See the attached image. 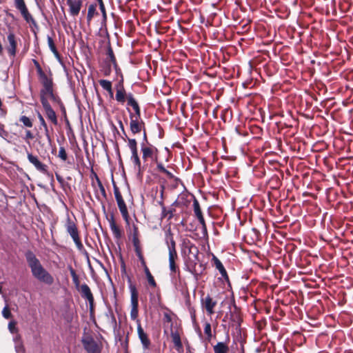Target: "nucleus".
<instances>
[{"label": "nucleus", "instance_id": "34", "mask_svg": "<svg viewBox=\"0 0 353 353\" xmlns=\"http://www.w3.org/2000/svg\"><path fill=\"white\" fill-rule=\"evenodd\" d=\"M204 333L206 335V339L208 341H210V340L212 338V333L211 324L209 322H205L204 323Z\"/></svg>", "mask_w": 353, "mask_h": 353}, {"label": "nucleus", "instance_id": "39", "mask_svg": "<svg viewBox=\"0 0 353 353\" xmlns=\"http://www.w3.org/2000/svg\"><path fill=\"white\" fill-rule=\"evenodd\" d=\"M59 158H60L63 161H65L68 159V154L64 147H60L58 154Z\"/></svg>", "mask_w": 353, "mask_h": 353}, {"label": "nucleus", "instance_id": "51", "mask_svg": "<svg viewBox=\"0 0 353 353\" xmlns=\"http://www.w3.org/2000/svg\"><path fill=\"white\" fill-rule=\"evenodd\" d=\"M142 130L143 131V140H142V142L141 143V144H144V145L151 144L150 143H149V141L148 140V137H147V134L145 132V129L144 128V130Z\"/></svg>", "mask_w": 353, "mask_h": 353}, {"label": "nucleus", "instance_id": "23", "mask_svg": "<svg viewBox=\"0 0 353 353\" xmlns=\"http://www.w3.org/2000/svg\"><path fill=\"white\" fill-rule=\"evenodd\" d=\"M97 5L96 3H90L88 8V12L86 15V22L88 26L90 25L92 20L94 17V16L98 15V12L97 10Z\"/></svg>", "mask_w": 353, "mask_h": 353}, {"label": "nucleus", "instance_id": "41", "mask_svg": "<svg viewBox=\"0 0 353 353\" xmlns=\"http://www.w3.org/2000/svg\"><path fill=\"white\" fill-rule=\"evenodd\" d=\"M20 121L23 123V124L26 126V127H28V128H31L32 126V122L31 121V120L30 119V118H28V117L26 116H22L20 118Z\"/></svg>", "mask_w": 353, "mask_h": 353}, {"label": "nucleus", "instance_id": "13", "mask_svg": "<svg viewBox=\"0 0 353 353\" xmlns=\"http://www.w3.org/2000/svg\"><path fill=\"white\" fill-rule=\"evenodd\" d=\"M202 307L205 310L208 315L214 314V307L217 305V301L214 300L210 294H208L201 300Z\"/></svg>", "mask_w": 353, "mask_h": 353}, {"label": "nucleus", "instance_id": "28", "mask_svg": "<svg viewBox=\"0 0 353 353\" xmlns=\"http://www.w3.org/2000/svg\"><path fill=\"white\" fill-rule=\"evenodd\" d=\"M105 60H108L110 63H112L113 67L117 70V64L116 58L114 57L113 50L110 46H109L107 49V57Z\"/></svg>", "mask_w": 353, "mask_h": 353}, {"label": "nucleus", "instance_id": "2", "mask_svg": "<svg viewBox=\"0 0 353 353\" xmlns=\"http://www.w3.org/2000/svg\"><path fill=\"white\" fill-rule=\"evenodd\" d=\"M25 256L32 276L41 283L48 285H52L54 281L53 276L43 268L36 255L28 251Z\"/></svg>", "mask_w": 353, "mask_h": 353}, {"label": "nucleus", "instance_id": "44", "mask_svg": "<svg viewBox=\"0 0 353 353\" xmlns=\"http://www.w3.org/2000/svg\"><path fill=\"white\" fill-rule=\"evenodd\" d=\"M14 348L17 353H25V348L22 341L17 342V344L14 345Z\"/></svg>", "mask_w": 353, "mask_h": 353}, {"label": "nucleus", "instance_id": "7", "mask_svg": "<svg viewBox=\"0 0 353 353\" xmlns=\"http://www.w3.org/2000/svg\"><path fill=\"white\" fill-rule=\"evenodd\" d=\"M15 8L20 12L23 19L31 26L38 28V25L32 14L29 12L24 0H14Z\"/></svg>", "mask_w": 353, "mask_h": 353}, {"label": "nucleus", "instance_id": "29", "mask_svg": "<svg viewBox=\"0 0 353 353\" xmlns=\"http://www.w3.org/2000/svg\"><path fill=\"white\" fill-rule=\"evenodd\" d=\"M68 269L70 270V275L72 278L73 283L75 285V288L78 290L80 288V281L78 275L77 274L75 270L73 269V268L71 265H68Z\"/></svg>", "mask_w": 353, "mask_h": 353}, {"label": "nucleus", "instance_id": "8", "mask_svg": "<svg viewBox=\"0 0 353 353\" xmlns=\"http://www.w3.org/2000/svg\"><path fill=\"white\" fill-rule=\"evenodd\" d=\"M27 158L28 161L34 165L35 169L39 171V172L45 174V175H50V173L48 172V167L47 165L43 163L37 156L33 155L31 152H27Z\"/></svg>", "mask_w": 353, "mask_h": 353}, {"label": "nucleus", "instance_id": "35", "mask_svg": "<svg viewBox=\"0 0 353 353\" xmlns=\"http://www.w3.org/2000/svg\"><path fill=\"white\" fill-rule=\"evenodd\" d=\"M193 209L196 218L202 216L203 213L201 212L199 203L197 199H194L193 201Z\"/></svg>", "mask_w": 353, "mask_h": 353}, {"label": "nucleus", "instance_id": "9", "mask_svg": "<svg viewBox=\"0 0 353 353\" xmlns=\"http://www.w3.org/2000/svg\"><path fill=\"white\" fill-rule=\"evenodd\" d=\"M84 349L88 353H101V346L91 336L83 337L81 340Z\"/></svg>", "mask_w": 353, "mask_h": 353}, {"label": "nucleus", "instance_id": "20", "mask_svg": "<svg viewBox=\"0 0 353 353\" xmlns=\"http://www.w3.org/2000/svg\"><path fill=\"white\" fill-rule=\"evenodd\" d=\"M117 203L118 208L120 210V212L122 215L123 219L125 221L126 224L129 225L130 224V216H129V213H128V210L126 204H125L123 199L117 200Z\"/></svg>", "mask_w": 353, "mask_h": 353}, {"label": "nucleus", "instance_id": "6", "mask_svg": "<svg viewBox=\"0 0 353 353\" xmlns=\"http://www.w3.org/2000/svg\"><path fill=\"white\" fill-rule=\"evenodd\" d=\"M39 79L43 85L40 91L41 103L43 104V101H48L49 97H53V83L52 79L47 75L41 77Z\"/></svg>", "mask_w": 353, "mask_h": 353}, {"label": "nucleus", "instance_id": "40", "mask_svg": "<svg viewBox=\"0 0 353 353\" xmlns=\"http://www.w3.org/2000/svg\"><path fill=\"white\" fill-rule=\"evenodd\" d=\"M132 244L136 253L141 252L140 241L139 238L132 239Z\"/></svg>", "mask_w": 353, "mask_h": 353}, {"label": "nucleus", "instance_id": "19", "mask_svg": "<svg viewBox=\"0 0 353 353\" xmlns=\"http://www.w3.org/2000/svg\"><path fill=\"white\" fill-rule=\"evenodd\" d=\"M165 243L168 247V251L176 250V242L174 239V234L170 228H168L165 231Z\"/></svg>", "mask_w": 353, "mask_h": 353}, {"label": "nucleus", "instance_id": "38", "mask_svg": "<svg viewBox=\"0 0 353 353\" xmlns=\"http://www.w3.org/2000/svg\"><path fill=\"white\" fill-rule=\"evenodd\" d=\"M95 177H96V181H97L100 193H101V196H103V198L105 199L107 195H106V192H105V188L103 185L101 180L99 179V178L97 176V175L96 174H95Z\"/></svg>", "mask_w": 353, "mask_h": 353}, {"label": "nucleus", "instance_id": "33", "mask_svg": "<svg viewBox=\"0 0 353 353\" xmlns=\"http://www.w3.org/2000/svg\"><path fill=\"white\" fill-rule=\"evenodd\" d=\"M99 4L100 11L102 15L101 24L102 26H105L107 21V13L105 10V7L103 2H100Z\"/></svg>", "mask_w": 353, "mask_h": 353}, {"label": "nucleus", "instance_id": "53", "mask_svg": "<svg viewBox=\"0 0 353 353\" xmlns=\"http://www.w3.org/2000/svg\"><path fill=\"white\" fill-rule=\"evenodd\" d=\"M8 135V132L4 130V125L0 123V137H5Z\"/></svg>", "mask_w": 353, "mask_h": 353}, {"label": "nucleus", "instance_id": "31", "mask_svg": "<svg viewBox=\"0 0 353 353\" xmlns=\"http://www.w3.org/2000/svg\"><path fill=\"white\" fill-rule=\"evenodd\" d=\"M173 209L167 210L165 207H163V209H161V219H163L167 218L168 220L172 219L173 217Z\"/></svg>", "mask_w": 353, "mask_h": 353}, {"label": "nucleus", "instance_id": "60", "mask_svg": "<svg viewBox=\"0 0 353 353\" xmlns=\"http://www.w3.org/2000/svg\"><path fill=\"white\" fill-rule=\"evenodd\" d=\"M119 128H121V130H122L123 133L124 134V135L125 137H127L126 134H125V129H124V126H123V124L122 123V121L121 120L119 121Z\"/></svg>", "mask_w": 353, "mask_h": 353}, {"label": "nucleus", "instance_id": "54", "mask_svg": "<svg viewBox=\"0 0 353 353\" xmlns=\"http://www.w3.org/2000/svg\"><path fill=\"white\" fill-rule=\"evenodd\" d=\"M163 321L166 323H171L172 322V317L170 314L168 313H164L163 314Z\"/></svg>", "mask_w": 353, "mask_h": 353}, {"label": "nucleus", "instance_id": "49", "mask_svg": "<svg viewBox=\"0 0 353 353\" xmlns=\"http://www.w3.org/2000/svg\"><path fill=\"white\" fill-rule=\"evenodd\" d=\"M139 232L138 227L136 225H133L132 227V239L139 238Z\"/></svg>", "mask_w": 353, "mask_h": 353}, {"label": "nucleus", "instance_id": "18", "mask_svg": "<svg viewBox=\"0 0 353 353\" xmlns=\"http://www.w3.org/2000/svg\"><path fill=\"white\" fill-rule=\"evenodd\" d=\"M130 283L129 289L130 292V306L131 307H139V294L137 288L131 283L130 278L128 279Z\"/></svg>", "mask_w": 353, "mask_h": 353}, {"label": "nucleus", "instance_id": "63", "mask_svg": "<svg viewBox=\"0 0 353 353\" xmlns=\"http://www.w3.org/2000/svg\"><path fill=\"white\" fill-rule=\"evenodd\" d=\"M159 204L161 207V209H163V207H165L164 203H163V201H159Z\"/></svg>", "mask_w": 353, "mask_h": 353}, {"label": "nucleus", "instance_id": "17", "mask_svg": "<svg viewBox=\"0 0 353 353\" xmlns=\"http://www.w3.org/2000/svg\"><path fill=\"white\" fill-rule=\"evenodd\" d=\"M42 106L45 110L47 119L50 121L54 125H57L58 124L57 114L54 110L52 108L50 103L45 101L43 102Z\"/></svg>", "mask_w": 353, "mask_h": 353}, {"label": "nucleus", "instance_id": "10", "mask_svg": "<svg viewBox=\"0 0 353 353\" xmlns=\"http://www.w3.org/2000/svg\"><path fill=\"white\" fill-rule=\"evenodd\" d=\"M141 152L142 153V159L146 162L148 159L153 160L157 159V148L152 144H141Z\"/></svg>", "mask_w": 353, "mask_h": 353}, {"label": "nucleus", "instance_id": "57", "mask_svg": "<svg viewBox=\"0 0 353 353\" xmlns=\"http://www.w3.org/2000/svg\"><path fill=\"white\" fill-rule=\"evenodd\" d=\"M38 118H39V122H40V124L41 126H46L47 125L43 116L41 114H39Z\"/></svg>", "mask_w": 353, "mask_h": 353}, {"label": "nucleus", "instance_id": "11", "mask_svg": "<svg viewBox=\"0 0 353 353\" xmlns=\"http://www.w3.org/2000/svg\"><path fill=\"white\" fill-rule=\"evenodd\" d=\"M78 290L80 292L81 297L88 301L90 310L92 312L94 309V299L90 287L86 283H83L81 285Z\"/></svg>", "mask_w": 353, "mask_h": 353}, {"label": "nucleus", "instance_id": "42", "mask_svg": "<svg viewBox=\"0 0 353 353\" xmlns=\"http://www.w3.org/2000/svg\"><path fill=\"white\" fill-rule=\"evenodd\" d=\"M33 62H34V64L37 68V74L39 75V77H43L44 75H46V73L43 71L40 64L39 63V62L35 60V59H33Z\"/></svg>", "mask_w": 353, "mask_h": 353}, {"label": "nucleus", "instance_id": "50", "mask_svg": "<svg viewBox=\"0 0 353 353\" xmlns=\"http://www.w3.org/2000/svg\"><path fill=\"white\" fill-rule=\"evenodd\" d=\"M136 255L137 256L142 267L147 265L141 252L136 253Z\"/></svg>", "mask_w": 353, "mask_h": 353}, {"label": "nucleus", "instance_id": "48", "mask_svg": "<svg viewBox=\"0 0 353 353\" xmlns=\"http://www.w3.org/2000/svg\"><path fill=\"white\" fill-rule=\"evenodd\" d=\"M48 98L51 99L53 101L61 103V108L63 110V112L65 114L64 105H63L60 99L58 97L55 96L54 94L53 93V97H49Z\"/></svg>", "mask_w": 353, "mask_h": 353}, {"label": "nucleus", "instance_id": "4", "mask_svg": "<svg viewBox=\"0 0 353 353\" xmlns=\"http://www.w3.org/2000/svg\"><path fill=\"white\" fill-rule=\"evenodd\" d=\"M65 228L68 234L73 240L77 248L79 251L82 252L84 250V247L81 243L78 228L74 221H72L68 215L65 223Z\"/></svg>", "mask_w": 353, "mask_h": 353}, {"label": "nucleus", "instance_id": "24", "mask_svg": "<svg viewBox=\"0 0 353 353\" xmlns=\"http://www.w3.org/2000/svg\"><path fill=\"white\" fill-rule=\"evenodd\" d=\"M169 255V268L171 272H176L178 270V268L176 265L175 260L177 258V252L176 250H170L168 251Z\"/></svg>", "mask_w": 353, "mask_h": 353}, {"label": "nucleus", "instance_id": "45", "mask_svg": "<svg viewBox=\"0 0 353 353\" xmlns=\"http://www.w3.org/2000/svg\"><path fill=\"white\" fill-rule=\"evenodd\" d=\"M113 190H114V194L116 201L123 199L122 195L119 191V189L114 184V183H113Z\"/></svg>", "mask_w": 353, "mask_h": 353}, {"label": "nucleus", "instance_id": "43", "mask_svg": "<svg viewBox=\"0 0 353 353\" xmlns=\"http://www.w3.org/2000/svg\"><path fill=\"white\" fill-rule=\"evenodd\" d=\"M16 324H17V323L14 321H11L8 323V327L9 331L12 334L17 333L18 332V329L16 327Z\"/></svg>", "mask_w": 353, "mask_h": 353}, {"label": "nucleus", "instance_id": "12", "mask_svg": "<svg viewBox=\"0 0 353 353\" xmlns=\"http://www.w3.org/2000/svg\"><path fill=\"white\" fill-rule=\"evenodd\" d=\"M116 94L115 99L116 101L120 103L123 105L127 100V105H128V94L129 93H126L125 90L123 86V81L119 82L116 86Z\"/></svg>", "mask_w": 353, "mask_h": 353}, {"label": "nucleus", "instance_id": "25", "mask_svg": "<svg viewBox=\"0 0 353 353\" xmlns=\"http://www.w3.org/2000/svg\"><path fill=\"white\" fill-rule=\"evenodd\" d=\"M171 336L174 347L177 351L183 349V344L181 341V337L178 332H172Z\"/></svg>", "mask_w": 353, "mask_h": 353}, {"label": "nucleus", "instance_id": "36", "mask_svg": "<svg viewBox=\"0 0 353 353\" xmlns=\"http://www.w3.org/2000/svg\"><path fill=\"white\" fill-rule=\"evenodd\" d=\"M100 85L102 87V88L107 92H110L112 88V83L111 81L106 80V79H101L99 81Z\"/></svg>", "mask_w": 353, "mask_h": 353}, {"label": "nucleus", "instance_id": "55", "mask_svg": "<svg viewBox=\"0 0 353 353\" xmlns=\"http://www.w3.org/2000/svg\"><path fill=\"white\" fill-rule=\"evenodd\" d=\"M34 138V136H33V134L31 132L30 130H26V137H25V139L26 141H28V140H30V139H32Z\"/></svg>", "mask_w": 353, "mask_h": 353}, {"label": "nucleus", "instance_id": "22", "mask_svg": "<svg viewBox=\"0 0 353 353\" xmlns=\"http://www.w3.org/2000/svg\"><path fill=\"white\" fill-rule=\"evenodd\" d=\"M8 41L9 46L8 47V52L10 55L14 56L17 50V41L15 39V35L12 32H10L8 34Z\"/></svg>", "mask_w": 353, "mask_h": 353}, {"label": "nucleus", "instance_id": "14", "mask_svg": "<svg viewBox=\"0 0 353 353\" xmlns=\"http://www.w3.org/2000/svg\"><path fill=\"white\" fill-rule=\"evenodd\" d=\"M66 3L68 6V12L72 17H77L81 9L83 6L82 0H66Z\"/></svg>", "mask_w": 353, "mask_h": 353}, {"label": "nucleus", "instance_id": "61", "mask_svg": "<svg viewBox=\"0 0 353 353\" xmlns=\"http://www.w3.org/2000/svg\"><path fill=\"white\" fill-rule=\"evenodd\" d=\"M56 179L60 183H62L63 182V179L59 174L56 173Z\"/></svg>", "mask_w": 353, "mask_h": 353}, {"label": "nucleus", "instance_id": "3", "mask_svg": "<svg viewBox=\"0 0 353 353\" xmlns=\"http://www.w3.org/2000/svg\"><path fill=\"white\" fill-rule=\"evenodd\" d=\"M128 106H131L134 112L133 113L128 107L126 108L130 120V131L133 134H136L141 132L142 130H144L145 123L141 119V109L139 105L131 92H129L128 94Z\"/></svg>", "mask_w": 353, "mask_h": 353}, {"label": "nucleus", "instance_id": "1", "mask_svg": "<svg viewBox=\"0 0 353 353\" xmlns=\"http://www.w3.org/2000/svg\"><path fill=\"white\" fill-rule=\"evenodd\" d=\"M181 254L184 259V270L191 273L197 281L204 270L199 259L198 247L190 240L184 239L181 244Z\"/></svg>", "mask_w": 353, "mask_h": 353}, {"label": "nucleus", "instance_id": "15", "mask_svg": "<svg viewBox=\"0 0 353 353\" xmlns=\"http://www.w3.org/2000/svg\"><path fill=\"white\" fill-rule=\"evenodd\" d=\"M106 218L114 238L118 240L120 239L122 237V232L115 222L114 214H111L109 216H107Z\"/></svg>", "mask_w": 353, "mask_h": 353}, {"label": "nucleus", "instance_id": "56", "mask_svg": "<svg viewBox=\"0 0 353 353\" xmlns=\"http://www.w3.org/2000/svg\"><path fill=\"white\" fill-rule=\"evenodd\" d=\"M157 170L162 173H163L165 172V170H166L165 168L162 164V163H157Z\"/></svg>", "mask_w": 353, "mask_h": 353}, {"label": "nucleus", "instance_id": "62", "mask_svg": "<svg viewBox=\"0 0 353 353\" xmlns=\"http://www.w3.org/2000/svg\"><path fill=\"white\" fill-rule=\"evenodd\" d=\"M14 343L15 345L17 344V342L18 341H22L21 339V336L19 334H17L14 336Z\"/></svg>", "mask_w": 353, "mask_h": 353}, {"label": "nucleus", "instance_id": "59", "mask_svg": "<svg viewBox=\"0 0 353 353\" xmlns=\"http://www.w3.org/2000/svg\"><path fill=\"white\" fill-rule=\"evenodd\" d=\"M145 276L151 275V272L147 265L143 267Z\"/></svg>", "mask_w": 353, "mask_h": 353}, {"label": "nucleus", "instance_id": "64", "mask_svg": "<svg viewBox=\"0 0 353 353\" xmlns=\"http://www.w3.org/2000/svg\"><path fill=\"white\" fill-rule=\"evenodd\" d=\"M108 92V94H109L110 97L111 98H113V90H112V88H111L110 92Z\"/></svg>", "mask_w": 353, "mask_h": 353}, {"label": "nucleus", "instance_id": "21", "mask_svg": "<svg viewBox=\"0 0 353 353\" xmlns=\"http://www.w3.org/2000/svg\"><path fill=\"white\" fill-rule=\"evenodd\" d=\"M212 261L216 269L219 272L221 276L225 280L229 281L228 275L225 268H224L221 261L215 256L212 257Z\"/></svg>", "mask_w": 353, "mask_h": 353}, {"label": "nucleus", "instance_id": "26", "mask_svg": "<svg viewBox=\"0 0 353 353\" xmlns=\"http://www.w3.org/2000/svg\"><path fill=\"white\" fill-rule=\"evenodd\" d=\"M213 350L214 353H227L229 347L224 342H218L213 347Z\"/></svg>", "mask_w": 353, "mask_h": 353}, {"label": "nucleus", "instance_id": "37", "mask_svg": "<svg viewBox=\"0 0 353 353\" xmlns=\"http://www.w3.org/2000/svg\"><path fill=\"white\" fill-rule=\"evenodd\" d=\"M139 310L138 307H131L130 318L133 321H136L137 324L141 323L140 320L138 319Z\"/></svg>", "mask_w": 353, "mask_h": 353}, {"label": "nucleus", "instance_id": "47", "mask_svg": "<svg viewBox=\"0 0 353 353\" xmlns=\"http://www.w3.org/2000/svg\"><path fill=\"white\" fill-rule=\"evenodd\" d=\"M146 279L148 280V282L150 285V286L152 287V288H156L157 287V283L153 277V276L151 274L150 276H146Z\"/></svg>", "mask_w": 353, "mask_h": 353}, {"label": "nucleus", "instance_id": "30", "mask_svg": "<svg viewBox=\"0 0 353 353\" xmlns=\"http://www.w3.org/2000/svg\"><path fill=\"white\" fill-rule=\"evenodd\" d=\"M113 65L108 60H104L103 65L101 67V72L104 75L108 76L112 72V68Z\"/></svg>", "mask_w": 353, "mask_h": 353}, {"label": "nucleus", "instance_id": "46", "mask_svg": "<svg viewBox=\"0 0 353 353\" xmlns=\"http://www.w3.org/2000/svg\"><path fill=\"white\" fill-rule=\"evenodd\" d=\"M2 316L6 319H8L11 317L12 314H11V312L9 310V307H8V304H6L5 305V307H3V310H2Z\"/></svg>", "mask_w": 353, "mask_h": 353}, {"label": "nucleus", "instance_id": "27", "mask_svg": "<svg viewBox=\"0 0 353 353\" xmlns=\"http://www.w3.org/2000/svg\"><path fill=\"white\" fill-rule=\"evenodd\" d=\"M48 40V45L52 52L54 54V55L58 59H60V55L59 53L55 46L54 42L52 37L48 35L47 37Z\"/></svg>", "mask_w": 353, "mask_h": 353}, {"label": "nucleus", "instance_id": "32", "mask_svg": "<svg viewBox=\"0 0 353 353\" xmlns=\"http://www.w3.org/2000/svg\"><path fill=\"white\" fill-rule=\"evenodd\" d=\"M197 219L201 225V229L202 236L203 238L208 237V233L207 226H206L203 216L198 217Z\"/></svg>", "mask_w": 353, "mask_h": 353}, {"label": "nucleus", "instance_id": "52", "mask_svg": "<svg viewBox=\"0 0 353 353\" xmlns=\"http://www.w3.org/2000/svg\"><path fill=\"white\" fill-rule=\"evenodd\" d=\"M43 127L44 128L45 135H46L48 142L51 143L52 140H51V137H50V132H49L48 125H46V126H43Z\"/></svg>", "mask_w": 353, "mask_h": 353}, {"label": "nucleus", "instance_id": "58", "mask_svg": "<svg viewBox=\"0 0 353 353\" xmlns=\"http://www.w3.org/2000/svg\"><path fill=\"white\" fill-rule=\"evenodd\" d=\"M163 174H165L169 179H173L174 178V174L168 170L167 169L165 170Z\"/></svg>", "mask_w": 353, "mask_h": 353}, {"label": "nucleus", "instance_id": "5", "mask_svg": "<svg viewBox=\"0 0 353 353\" xmlns=\"http://www.w3.org/2000/svg\"><path fill=\"white\" fill-rule=\"evenodd\" d=\"M128 146L131 152L130 161L138 174H141L144 168L138 154L137 142L135 139L128 138Z\"/></svg>", "mask_w": 353, "mask_h": 353}, {"label": "nucleus", "instance_id": "16", "mask_svg": "<svg viewBox=\"0 0 353 353\" xmlns=\"http://www.w3.org/2000/svg\"><path fill=\"white\" fill-rule=\"evenodd\" d=\"M137 334L144 351L148 350L151 344L148 334L144 332L141 323L137 325Z\"/></svg>", "mask_w": 353, "mask_h": 353}]
</instances>
